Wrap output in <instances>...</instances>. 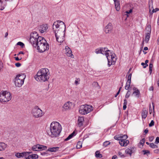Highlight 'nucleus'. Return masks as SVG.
<instances>
[{"label": "nucleus", "mask_w": 159, "mask_h": 159, "mask_svg": "<svg viewBox=\"0 0 159 159\" xmlns=\"http://www.w3.org/2000/svg\"><path fill=\"white\" fill-rule=\"evenodd\" d=\"M52 29L57 41L59 43L63 42L64 39L62 37L66 31V25L64 22L59 20L55 21L53 24Z\"/></svg>", "instance_id": "obj_1"}, {"label": "nucleus", "mask_w": 159, "mask_h": 159, "mask_svg": "<svg viewBox=\"0 0 159 159\" xmlns=\"http://www.w3.org/2000/svg\"><path fill=\"white\" fill-rule=\"evenodd\" d=\"M61 130V125L57 121H53L50 124V132L48 134L51 137H56L59 135Z\"/></svg>", "instance_id": "obj_2"}, {"label": "nucleus", "mask_w": 159, "mask_h": 159, "mask_svg": "<svg viewBox=\"0 0 159 159\" xmlns=\"http://www.w3.org/2000/svg\"><path fill=\"white\" fill-rule=\"evenodd\" d=\"M49 76V70L45 68H42L38 71L34 78L37 81L43 82L48 80Z\"/></svg>", "instance_id": "obj_3"}, {"label": "nucleus", "mask_w": 159, "mask_h": 159, "mask_svg": "<svg viewBox=\"0 0 159 159\" xmlns=\"http://www.w3.org/2000/svg\"><path fill=\"white\" fill-rule=\"evenodd\" d=\"M37 40L36 43L33 46L35 47H37L39 52H43L49 49V45L43 37L40 36Z\"/></svg>", "instance_id": "obj_4"}, {"label": "nucleus", "mask_w": 159, "mask_h": 159, "mask_svg": "<svg viewBox=\"0 0 159 159\" xmlns=\"http://www.w3.org/2000/svg\"><path fill=\"white\" fill-rule=\"evenodd\" d=\"M12 97L11 93L7 91H2L0 93V102L1 103L8 102Z\"/></svg>", "instance_id": "obj_5"}, {"label": "nucleus", "mask_w": 159, "mask_h": 159, "mask_svg": "<svg viewBox=\"0 0 159 159\" xmlns=\"http://www.w3.org/2000/svg\"><path fill=\"white\" fill-rule=\"evenodd\" d=\"M26 76L25 74H21L16 75L15 78L14 83L16 87H20L24 83V80Z\"/></svg>", "instance_id": "obj_6"}, {"label": "nucleus", "mask_w": 159, "mask_h": 159, "mask_svg": "<svg viewBox=\"0 0 159 159\" xmlns=\"http://www.w3.org/2000/svg\"><path fill=\"white\" fill-rule=\"evenodd\" d=\"M93 109V107L90 105H82L80 107L79 112L82 115H85L91 112Z\"/></svg>", "instance_id": "obj_7"}, {"label": "nucleus", "mask_w": 159, "mask_h": 159, "mask_svg": "<svg viewBox=\"0 0 159 159\" xmlns=\"http://www.w3.org/2000/svg\"><path fill=\"white\" fill-rule=\"evenodd\" d=\"M115 54H111L110 53V54L107 56V58L108 60V66L110 67L111 65L115 64L116 62V59L115 57Z\"/></svg>", "instance_id": "obj_8"}, {"label": "nucleus", "mask_w": 159, "mask_h": 159, "mask_svg": "<svg viewBox=\"0 0 159 159\" xmlns=\"http://www.w3.org/2000/svg\"><path fill=\"white\" fill-rule=\"evenodd\" d=\"M32 114L36 118L40 117L43 115L42 110L38 107H37L33 110Z\"/></svg>", "instance_id": "obj_9"}, {"label": "nucleus", "mask_w": 159, "mask_h": 159, "mask_svg": "<svg viewBox=\"0 0 159 159\" xmlns=\"http://www.w3.org/2000/svg\"><path fill=\"white\" fill-rule=\"evenodd\" d=\"M38 35L37 32L35 31H34L31 34L29 41L33 45H34V44L36 43L37 40H38V38L40 37L38 36Z\"/></svg>", "instance_id": "obj_10"}, {"label": "nucleus", "mask_w": 159, "mask_h": 159, "mask_svg": "<svg viewBox=\"0 0 159 159\" xmlns=\"http://www.w3.org/2000/svg\"><path fill=\"white\" fill-rule=\"evenodd\" d=\"M47 148L46 146L37 144L33 146L32 147V149L34 151H39L45 150Z\"/></svg>", "instance_id": "obj_11"}, {"label": "nucleus", "mask_w": 159, "mask_h": 159, "mask_svg": "<svg viewBox=\"0 0 159 159\" xmlns=\"http://www.w3.org/2000/svg\"><path fill=\"white\" fill-rule=\"evenodd\" d=\"M48 29L47 24H43L41 25L39 28V30L41 33H43L46 32Z\"/></svg>", "instance_id": "obj_12"}, {"label": "nucleus", "mask_w": 159, "mask_h": 159, "mask_svg": "<svg viewBox=\"0 0 159 159\" xmlns=\"http://www.w3.org/2000/svg\"><path fill=\"white\" fill-rule=\"evenodd\" d=\"M132 76V73H130L128 75V80L126 83V85L125 87V89L128 90L130 86L131 80Z\"/></svg>", "instance_id": "obj_13"}, {"label": "nucleus", "mask_w": 159, "mask_h": 159, "mask_svg": "<svg viewBox=\"0 0 159 159\" xmlns=\"http://www.w3.org/2000/svg\"><path fill=\"white\" fill-rule=\"evenodd\" d=\"M132 76V73H130L128 75V80L126 83V85L125 87V89L128 90L130 86L131 80Z\"/></svg>", "instance_id": "obj_14"}, {"label": "nucleus", "mask_w": 159, "mask_h": 159, "mask_svg": "<svg viewBox=\"0 0 159 159\" xmlns=\"http://www.w3.org/2000/svg\"><path fill=\"white\" fill-rule=\"evenodd\" d=\"M112 28L111 23H109L105 27V33H108L111 32Z\"/></svg>", "instance_id": "obj_15"}, {"label": "nucleus", "mask_w": 159, "mask_h": 159, "mask_svg": "<svg viewBox=\"0 0 159 159\" xmlns=\"http://www.w3.org/2000/svg\"><path fill=\"white\" fill-rule=\"evenodd\" d=\"M123 138L121 140H120V141H119V143L121 146H126L129 143V140Z\"/></svg>", "instance_id": "obj_16"}, {"label": "nucleus", "mask_w": 159, "mask_h": 159, "mask_svg": "<svg viewBox=\"0 0 159 159\" xmlns=\"http://www.w3.org/2000/svg\"><path fill=\"white\" fill-rule=\"evenodd\" d=\"M128 138V137L126 135H122V134H119L115 136L114 137V139L116 140H121V139L124 138V139H127Z\"/></svg>", "instance_id": "obj_17"}, {"label": "nucleus", "mask_w": 159, "mask_h": 159, "mask_svg": "<svg viewBox=\"0 0 159 159\" xmlns=\"http://www.w3.org/2000/svg\"><path fill=\"white\" fill-rule=\"evenodd\" d=\"M149 7L150 10V13L151 14H152L153 12H156L157 11H158L159 10V9L158 8H156L155 9H153L152 12H150L151 9L153 8L152 7V0L149 1Z\"/></svg>", "instance_id": "obj_18"}, {"label": "nucleus", "mask_w": 159, "mask_h": 159, "mask_svg": "<svg viewBox=\"0 0 159 159\" xmlns=\"http://www.w3.org/2000/svg\"><path fill=\"white\" fill-rule=\"evenodd\" d=\"M65 49L66 50V55L69 57L73 58V55L72 54L71 50L69 47L67 46H66L65 47Z\"/></svg>", "instance_id": "obj_19"}, {"label": "nucleus", "mask_w": 159, "mask_h": 159, "mask_svg": "<svg viewBox=\"0 0 159 159\" xmlns=\"http://www.w3.org/2000/svg\"><path fill=\"white\" fill-rule=\"evenodd\" d=\"M102 53V54H105L106 56V57H107V56L109 55L110 54V51L107 50V48H101Z\"/></svg>", "instance_id": "obj_20"}, {"label": "nucleus", "mask_w": 159, "mask_h": 159, "mask_svg": "<svg viewBox=\"0 0 159 159\" xmlns=\"http://www.w3.org/2000/svg\"><path fill=\"white\" fill-rule=\"evenodd\" d=\"M72 106V103L68 101L64 104L63 107L66 109H68L70 108Z\"/></svg>", "instance_id": "obj_21"}, {"label": "nucleus", "mask_w": 159, "mask_h": 159, "mask_svg": "<svg viewBox=\"0 0 159 159\" xmlns=\"http://www.w3.org/2000/svg\"><path fill=\"white\" fill-rule=\"evenodd\" d=\"M84 121V117H79L78 119V125L79 127L83 125Z\"/></svg>", "instance_id": "obj_22"}, {"label": "nucleus", "mask_w": 159, "mask_h": 159, "mask_svg": "<svg viewBox=\"0 0 159 159\" xmlns=\"http://www.w3.org/2000/svg\"><path fill=\"white\" fill-rule=\"evenodd\" d=\"M149 31H148V32L147 33H146V37H145V41L146 43H147L150 38V33H151V28H150L149 27Z\"/></svg>", "instance_id": "obj_23"}, {"label": "nucleus", "mask_w": 159, "mask_h": 159, "mask_svg": "<svg viewBox=\"0 0 159 159\" xmlns=\"http://www.w3.org/2000/svg\"><path fill=\"white\" fill-rule=\"evenodd\" d=\"M7 147V145L4 143H0V151L4 150Z\"/></svg>", "instance_id": "obj_24"}, {"label": "nucleus", "mask_w": 159, "mask_h": 159, "mask_svg": "<svg viewBox=\"0 0 159 159\" xmlns=\"http://www.w3.org/2000/svg\"><path fill=\"white\" fill-rule=\"evenodd\" d=\"M148 111L145 109H143L141 112V116L142 118L145 119L148 115Z\"/></svg>", "instance_id": "obj_25"}, {"label": "nucleus", "mask_w": 159, "mask_h": 159, "mask_svg": "<svg viewBox=\"0 0 159 159\" xmlns=\"http://www.w3.org/2000/svg\"><path fill=\"white\" fill-rule=\"evenodd\" d=\"M115 2V7L116 10L119 11L120 10V3L119 0H113Z\"/></svg>", "instance_id": "obj_26"}, {"label": "nucleus", "mask_w": 159, "mask_h": 159, "mask_svg": "<svg viewBox=\"0 0 159 159\" xmlns=\"http://www.w3.org/2000/svg\"><path fill=\"white\" fill-rule=\"evenodd\" d=\"M59 147H52L48 149V151L50 152H55L58 151Z\"/></svg>", "instance_id": "obj_27"}, {"label": "nucleus", "mask_w": 159, "mask_h": 159, "mask_svg": "<svg viewBox=\"0 0 159 159\" xmlns=\"http://www.w3.org/2000/svg\"><path fill=\"white\" fill-rule=\"evenodd\" d=\"M140 92L139 90H137L135 91H134L132 94V95H134L135 97L138 98L139 96Z\"/></svg>", "instance_id": "obj_28"}, {"label": "nucleus", "mask_w": 159, "mask_h": 159, "mask_svg": "<svg viewBox=\"0 0 159 159\" xmlns=\"http://www.w3.org/2000/svg\"><path fill=\"white\" fill-rule=\"evenodd\" d=\"M75 135V132L74 131L72 134L69 135V136L65 139V141H67L71 139L73 136Z\"/></svg>", "instance_id": "obj_29"}, {"label": "nucleus", "mask_w": 159, "mask_h": 159, "mask_svg": "<svg viewBox=\"0 0 159 159\" xmlns=\"http://www.w3.org/2000/svg\"><path fill=\"white\" fill-rule=\"evenodd\" d=\"M125 152L126 153L129 154L131 156L132 153V150L131 148H127L125 150Z\"/></svg>", "instance_id": "obj_30"}, {"label": "nucleus", "mask_w": 159, "mask_h": 159, "mask_svg": "<svg viewBox=\"0 0 159 159\" xmlns=\"http://www.w3.org/2000/svg\"><path fill=\"white\" fill-rule=\"evenodd\" d=\"M95 157L96 158H101L102 157V154H100L99 151H97L95 153Z\"/></svg>", "instance_id": "obj_31"}, {"label": "nucleus", "mask_w": 159, "mask_h": 159, "mask_svg": "<svg viewBox=\"0 0 159 159\" xmlns=\"http://www.w3.org/2000/svg\"><path fill=\"white\" fill-rule=\"evenodd\" d=\"M24 153L18 152L16 154L15 156L17 158H20L23 157Z\"/></svg>", "instance_id": "obj_32"}, {"label": "nucleus", "mask_w": 159, "mask_h": 159, "mask_svg": "<svg viewBox=\"0 0 159 159\" xmlns=\"http://www.w3.org/2000/svg\"><path fill=\"white\" fill-rule=\"evenodd\" d=\"M152 104L153 105V109H152V108L150 104L149 105V112L150 114H151L152 111H153L154 112V103H152Z\"/></svg>", "instance_id": "obj_33"}, {"label": "nucleus", "mask_w": 159, "mask_h": 159, "mask_svg": "<svg viewBox=\"0 0 159 159\" xmlns=\"http://www.w3.org/2000/svg\"><path fill=\"white\" fill-rule=\"evenodd\" d=\"M142 152L143 153V154L144 155H147L148 156L150 154V151L148 150H143Z\"/></svg>", "instance_id": "obj_34"}, {"label": "nucleus", "mask_w": 159, "mask_h": 159, "mask_svg": "<svg viewBox=\"0 0 159 159\" xmlns=\"http://www.w3.org/2000/svg\"><path fill=\"white\" fill-rule=\"evenodd\" d=\"M127 100L126 99H125L124 100V103L123 104V109L124 110H125L127 106L126 105L127 104Z\"/></svg>", "instance_id": "obj_35"}, {"label": "nucleus", "mask_w": 159, "mask_h": 159, "mask_svg": "<svg viewBox=\"0 0 159 159\" xmlns=\"http://www.w3.org/2000/svg\"><path fill=\"white\" fill-rule=\"evenodd\" d=\"M95 52L96 54L102 53L101 48H97L95 50Z\"/></svg>", "instance_id": "obj_36"}, {"label": "nucleus", "mask_w": 159, "mask_h": 159, "mask_svg": "<svg viewBox=\"0 0 159 159\" xmlns=\"http://www.w3.org/2000/svg\"><path fill=\"white\" fill-rule=\"evenodd\" d=\"M153 67V64L152 63H150L149 65V72L150 74L152 73V68Z\"/></svg>", "instance_id": "obj_37"}, {"label": "nucleus", "mask_w": 159, "mask_h": 159, "mask_svg": "<svg viewBox=\"0 0 159 159\" xmlns=\"http://www.w3.org/2000/svg\"><path fill=\"white\" fill-rule=\"evenodd\" d=\"M150 146L153 148H157V146L154 144L153 143H150Z\"/></svg>", "instance_id": "obj_38"}, {"label": "nucleus", "mask_w": 159, "mask_h": 159, "mask_svg": "<svg viewBox=\"0 0 159 159\" xmlns=\"http://www.w3.org/2000/svg\"><path fill=\"white\" fill-rule=\"evenodd\" d=\"M77 148H80L82 147V143L80 141H79L77 143Z\"/></svg>", "instance_id": "obj_39"}, {"label": "nucleus", "mask_w": 159, "mask_h": 159, "mask_svg": "<svg viewBox=\"0 0 159 159\" xmlns=\"http://www.w3.org/2000/svg\"><path fill=\"white\" fill-rule=\"evenodd\" d=\"M76 80L75 81V84L76 85H77L80 84V79L79 78H76Z\"/></svg>", "instance_id": "obj_40"}, {"label": "nucleus", "mask_w": 159, "mask_h": 159, "mask_svg": "<svg viewBox=\"0 0 159 159\" xmlns=\"http://www.w3.org/2000/svg\"><path fill=\"white\" fill-rule=\"evenodd\" d=\"M110 143V142L109 141H106L103 143V146L105 147H106L107 145H109Z\"/></svg>", "instance_id": "obj_41"}, {"label": "nucleus", "mask_w": 159, "mask_h": 159, "mask_svg": "<svg viewBox=\"0 0 159 159\" xmlns=\"http://www.w3.org/2000/svg\"><path fill=\"white\" fill-rule=\"evenodd\" d=\"M17 45L20 46L22 48H23L24 46V44L21 42H19L17 43Z\"/></svg>", "instance_id": "obj_42"}, {"label": "nucleus", "mask_w": 159, "mask_h": 159, "mask_svg": "<svg viewBox=\"0 0 159 159\" xmlns=\"http://www.w3.org/2000/svg\"><path fill=\"white\" fill-rule=\"evenodd\" d=\"M22 153H24V154H23V157L24 156L25 157H26V156L30 154V153H31V152H23Z\"/></svg>", "instance_id": "obj_43"}, {"label": "nucleus", "mask_w": 159, "mask_h": 159, "mask_svg": "<svg viewBox=\"0 0 159 159\" xmlns=\"http://www.w3.org/2000/svg\"><path fill=\"white\" fill-rule=\"evenodd\" d=\"M154 122L153 120H152L151 121V122L149 123V127H151L154 125Z\"/></svg>", "instance_id": "obj_44"}, {"label": "nucleus", "mask_w": 159, "mask_h": 159, "mask_svg": "<svg viewBox=\"0 0 159 159\" xmlns=\"http://www.w3.org/2000/svg\"><path fill=\"white\" fill-rule=\"evenodd\" d=\"M145 142V139L143 138L140 141V143L142 145H143Z\"/></svg>", "instance_id": "obj_45"}, {"label": "nucleus", "mask_w": 159, "mask_h": 159, "mask_svg": "<svg viewBox=\"0 0 159 159\" xmlns=\"http://www.w3.org/2000/svg\"><path fill=\"white\" fill-rule=\"evenodd\" d=\"M38 158V156L36 154H33V159H37Z\"/></svg>", "instance_id": "obj_46"}, {"label": "nucleus", "mask_w": 159, "mask_h": 159, "mask_svg": "<svg viewBox=\"0 0 159 159\" xmlns=\"http://www.w3.org/2000/svg\"><path fill=\"white\" fill-rule=\"evenodd\" d=\"M130 92V91L129 90H128L127 93L126 95H125V98H128L130 96V94L129 93Z\"/></svg>", "instance_id": "obj_47"}, {"label": "nucleus", "mask_w": 159, "mask_h": 159, "mask_svg": "<svg viewBox=\"0 0 159 159\" xmlns=\"http://www.w3.org/2000/svg\"><path fill=\"white\" fill-rule=\"evenodd\" d=\"M118 155L121 157H125V156L122 153L120 152H118Z\"/></svg>", "instance_id": "obj_48"}, {"label": "nucleus", "mask_w": 159, "mask_h": 159, "mask_svg": "<svg viewBox=\"0 0 159 159\" xmlns=\"http://www.w3.org/2000/svg\"><path fill=\"white\" fill-rule=\"evenodd\" d=\"M26 159H33V154L29 156L28 157H25Z\"/></svg>", "instance_id": "obj_49"}, {"label": "nucleus", "mask_w": 159, "mask_h": 159, "mask_svg": "<svg viewBox=\"0 0 159 159\" xmlns=\"http://www.w3.org/2000/svg\"><path fill=\"white\" fill-rule=\"evenodd\" d=\"M159 143V137H157L156 138L155 143L158 144Z\"/></svg>", "instance_id": "obj_50"}, {"label": "nucleus", "mask_w": 159, "mask_h": 159, "mask_svg": "<svg viewBox=\"0 0 159 159\" xmlns=\"http://www.w3.org/2000/svg\"><path fill=\"white\" fill-rule=\"evenodd\" d=\"M148 62V60H146L145 61V63L146 64V66H143V68H145L147 66H148V65L147 63Z\"/></svg>", "instance_id": "obj_51"}, {"label": "nucleus", "mask_w": 159, "mask_h": 159, "mask_svg": "<svg viewBox=\"0 0 159 159\" xmlns=\"http://www.w3.org/2000/svg\"><path fill=\"white\" fill-rule=\"evenodd\" d=\"M15 66L17 67H19L21 66V64L19 63H17L15 64Z\"/></svg>", "instance_id": "obj_52"}, {"label": "nucleus", "mask_w": 159, "mask_h": 159, "mask_svg": "<svg viewBox=\"0 0 159 159\" xmlns=\"http://www.w3.org/2000/svg\"><path fill=\"white\" fill-rule=\"evenodd\" d=\"M148 132V129L147 128L146 129L144 130V132L145 134H147Z\"/></svg>", "instance_id": "obj_53"}, {"label": "nucleus", "mask_w": 159, "mask_h": 159, "mask_svg": "<svg viewBox=\"0 0 159 159\" xmlns=\"http://www.w3.org/2000/svg\"><path fill=\"white\" fill-rule=\"evenodd\" d=\"M155 153H159V149L155 150L154 151Z\"/></svg>", "instance_id": "obj_54"}, {"label": "nucleus", "mask_w": 159, "mask_h": 159, "mask_svg": "<svg viewBox=\"0 0 159 159\" xmlns=\"http://www.w3.org/2000/svg\"><path fill=\"white\" fill-rule=\"evenodd\" d=\"M120 90H118V91L117 92V93L115 95V97H116L118 95V94H119L120 93Z\"/></svg>", "instance_id": "obj_55"}, {"label": "nucleus", "mask_w": 159, "mask_h": 159, "mask_svg": "<svg viewBox=\"0 0 159 159\" xmlns=\"http://www.w3.org/2000/svg\"><path fill=\"white\" fill-rule=\"evenodd\" d=\"M15 60L17 61H19L21 59V58L19 59L18 57H15Z\"/></svg>", "instance_id": "obj_56"}, {"label": "nucleus", "mask_w": 159, "mask_h": 159, "mask_svg": "<svg viewBox=\"0 0 159 159\" xmlns=\"http://www.w3.org/2000/svg\"><path fill=\"white\" fill-rule=\"evenodd\" d=\"M117 157L116 155H114L112 156V159H116Z\"/></svg>", "instance_id": "obj_57"}, {"label": "nucleus", "mask_w": 159, "mask_h": 159, "mask_svg": "<svg viewBox=\"0 0 159 159\" xmlns=\"http://www.w3.org/2000/svg\"><path fill=\"white\" fill-rule=\"evenodd\" d=\"M149 90L150 91H153V86H151L149 88Z\"/></svg>", "instance_id": "obj_58"}, {"label": "nucleus", "mask_w": 159, "mask_h": 159, "mask_svg": "<svg viewBox=\"0 0 159 159\" xmlns=\"http://www.w3.org/2000/svg\"><path fill=\"white\" fill-rule=\"evenodd\" d=\"M93 85H98V84L97 82H94L93 83Z\"/></svg>", "instance_id": "obj_59"}, {"label": "nucleus", "mask_w": 159, "mask_h": 159, "mask_svg": "<svg viewBox=\"0 0 159 159\" xmlns=\"http://www.w3.org/2000/svg\"><path fill=\"white\" fill-rule=\"evenodd\" d=\"M132 12V10H130L129 11H127L126 13H131Z\"/></svg>", "instance_id": "obj_60"}, {"label": "nucleus", "mask_w": 159, "mask_h": 159, "mask_svg": "<svg viewBox=\"0 0 159 159\" xmlns=\"http://www.w3.org/2000/svg\"><path fill=\"white\" fill-rule=\"evenodd\" d=\"M153 139V137H150L149 138V140L150 141H152Z\"/></svg>", "instance_id": "obj_61"}, {"label": "nucleus", "mask_w": 159, "mask_h": 159, "mask_svg": "<svg viewBox=\"0 0 159 159\" xmlns=\"http://www.w3.org/2000/svg\"><path fill=\"white\" fill-rule=\"evenodd\" d=\"M20 54H24V52H23L20 51V52H19V53L18 54V55H19Z\"/></svg>", "instance_id": "obj_62"}, {"label": "nucleus", "mask_w": 159, "mask_h": 159, "mask_svg": "<svg viewBox=\"0 0 159 159\" xmlns=\"http://www.w3.org/2000/svg\"><path fill=\"white\" fill-rule=\"evenodd\" d=\"M148 48L147 47H145L144 48V50H148Z\"/></svg>", "instance_id": "obj_63"}, {"label": "nucleus", "mask_w": 159, "mask_h": 159, "mask_svg": "<svg viewBox=\"0 0 159 159\" xmlns=\"http://www.w3.org/2000/svg\"><path fill=\"white\" fill-rule=\"evenodd\" d=\"M8 35V33L7 32L6 33L5 35V37H6Z\"/></svg>", "instance_id": "obj_64"}]
</instances>
